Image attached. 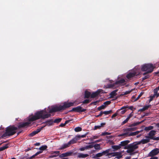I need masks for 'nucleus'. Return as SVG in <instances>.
I'll return each mask as SVG.
<instances>
[{
	"mask_svg": "<svg viewBox=\"0 0 159 159\" xmlns=\"http://www.w3.org/2000/svg\"><path fill=\"white\" fill-rule=\"evenodd\" d=\"M46 113L47 112L45 110L37 111L35 113L34 115L28 119L27 121L19 123L18 126V129L27 127L29 126L32 122L40 119H44L48 118L51 116V114H46Z\"/></svg>",
	"mask_w": 159,
	"mask_h": 159,
	"instance_id": "obj_1",
	"label": "nucleus"
},
{
	"mask_svg": "<svg viewBox=\"0 0 159 159\" xmlns=\"http://www.w3.org/2000/svg\"><path fill=\"white\" fill-rule=\"evenodd\" d=\"M75 102H65L63 105H60L58 106H55L52 108L49 111V113H52L56 112L61 111L66 109L74 105Z\"/></svg>",
	"mask_w": 159,
	"mask_h": 159,
	"instance_id": "obj_2",
	"label": "nucleus"
},
{
	"mask_svg": "<svg viewBox=\"0 0 159 159\" xmlns=\"http://www.w3.org/2000/svg\"><path fill=\"white\" fill-rule=\"evenodd\" d=\"M17 129L18 128L14 125H10L6 128L5 132L2 135L1 137L3 138L7 136L12 135L16 133Z\"/></svg>",
	"mask_w": 159,
	"mask_h": 159,
	"instance_id": "obj_3",
	"label": "nucleus"
},
{
	"mask_svg": "<svg viewBox=\"0 0 159 159\" xmlns=\"http://www.w3.org/2000/svg\"><path fill=\"white\" fill-rule=\"evenodd\" d=\"M155 68V66L152 64H146L141 66V70L142 71H146L143 75H146L149 73L152 72Z\"/></svg>",
	"mask_w": 159,
	"mask_h": 159,
	"instance_id": "obj_4",
	"label": "nucleus"
},
{
	"mask_svg": "<svg viewBox=\"0 0 159 159\" xmlns=\"http://www.w3.org/2000/svg\"><path fill=\"white\" fill-rule=\"evenodd\" d=\"M139 144H138V142H136L129 144L126 146H125L124 148H131L134 150V151L135 149L138 148V145Z\"/></svg>",
	"mask_w": 159,
	"mask_h": 159,
	"instance_id": "obj_5",
	"label": "nucleus"
},
{
	"mask_svg": "<svg viewBox=\"0 0 159 159\" xmlns=\"http://www.w3.org/2000/svg\"><path fill=\"white\" fill-rule=\"evenodd\" d=\"M86 110V109H82V107L80 106H77L76 107L73 108L71 110L68 111L69 112L72 111H75L78 112H84Z\"/></svg>",
	"mask_w": 159,
	"mask_h": 159,
	"instance_id": "obj_6",
	"label": "nucleus"
},
{
	"mask_svg": "<svg viewBox=\"0 0 159 159\" xmlns=\"http://www.w3.org/2000/svg\"><path fill=\"white\" fill-rule=\"evenodd\" d=\"M159 153V148H156L151 151L148 154V156L153 157L157 155Z\"/></svg>",
	"mask_w": 159,
	"mask_h": 159,
	"instance_id": "obj_7",
	"label": "nucleus"
},
{
	"mask_svg": "<svg viewBox=\"0 0 159 159\" xmlns=\"http://www.w3.org/2000/svg\"><path fill=\"white\" fill-rule=\"evenodd\" d=\"M103 91L101 89H98L96 91L93 92L91 93V98H94L98 96L100 93L102 92ZM103 93V92H102Z\"/></svg>",
	"mask_w": 159,
	"mask_h": 159,
	"instance_id": "obj_8",
	"label": "nucleus"
},
{
	"mask_svg": "<svg viewBox=\"0 0 159 159\" xmlns=\"http://www.w3.org/2000/svg\"><path fill=\"white\" fill-rule=\"evenodd\" d=\"M73 151H70L64 153H62L59 155V157L63 158L65 157L71 156L73 154Z\"/></svg>",
	"mask_w": 159,
	"mask_h": 159,
	"instance_id": "obj_9",
	"label": "nucleus"
},
{
	"mask_svg": "<svg viewBox=\"0 0 159 159\" xmlns=\"http://www.w3.org/2000/svg\"><path fill=\"white\" fill-rule=\"evenodd\" d=\"M156 131L154 130H151L148 133V136H146L145 138L152 139L154 137V136L156 134Z\"/></svg>",
	"mask_w": 159,
	"mask_h": 159,
	"instance_id": "obj_10",
	"label": "nucleus"
},
{
	"mask_svg": "<svg viewBox=\"0 0 159 159\" xmlns=\"http://www.w3.org/2000/svg\"><path fill=\"white\" fill-rule=\"evenodd\" d=\"M121 154V152H111L108 154V155H111L112 157L117 156L116 157L118 158H122V156Z\"/></svg>",
	"mask_w": 159,
	"mask_h": 159,
	"instance_id": "obj_11",
	"label": "nucleus"
},
{
	"mask_svg": "<svg viewBox=\"0 0 159 159\" xmlns=\"http://www.w3.org/2000/svg\"><path fill=\"white\" fill-rule=\"evenodd\" d=\"M60 154L59 151H54L52 152L50 155L49 156V158H53L56 157L59 155Z\"/></svg>",
	"mask_w": 159,
	"mask_h": 159,
	"instance_id": "obj_12",
	"label": "nucleus"
},
{
	"mask_svg": "<svg viewBox=\"0 0 159 159\" xmlns=\"http://www.w3.org/2000/svg\"><path fill=\"white\" fill-rule=\"evenodd\" d=\"M131 129H130L129 128H128L127 129H123V131L125 132H126V133H123L121 134H120V136H125L128 135H128L129 134V131H131Z\"/></svg>",
	"mask_w": 159,
	"mask_h": 159,
	"instance_id": "obj_13",
	"label": "nucleus"
},
{
	"mask_svg": "<svg viewBox=\"0 0 159 159\" xmlns=\"http://www.w3.org/2000/svg\"><path fill=\"white\" fill-rule=\"evenodd\" d=\"M137 75L136 72H130L126 75V77L128 79H130L135 76Z\"/></svg>",
	"mask_w": 159,
	"mask_h": 159,
	"instance_id": "obj_14",
	"label": "nucleus"
},
{
	"mask_svg": "<svg viewBox=\"0 0 159 159\" xmlns=\"http://www.w3.org/2000/svg\"><path fill=\"white\" fill-rule=\"evenodd\" d=\"M153 95L152 96H150V98L149 100V102L152 101L153 99V98L156 96V97H157V89H154L153 90Z\"/></svg>",
	"mask_w": 159,
	"mask_h": 159,
	"instance_id": "obj_15",
	"label": "nucleus"
},
{
	"mask_svg": "<svg viewBox=\"0 0 159 159\" xmlns=\"http://www.w3.org/2000/svg\"><path fill=\"white\" fill-rule=\"evenodd\" d=\"M150 142V139H143L141 140V141L138 142V144H140L141 143H142L143 144H144L145 143H146L148 142Z\"/></svg>",
	"mask_w": 159,
	"mask_h": 159,
	"instance_id": "obj_16",
	"label": "nucleus"
},
{
	"mask_svg": "<svg viewBox=\"0 0 159 159\" xmlns=\"http://www.w3.org/2000/svg\"><path fill=\"white\" fill-rule=\"evenodd\" d=\"M93 147V145H89L86 146L85 147L81 148L79 149L81 151H83L86 149H88L89 148H91Z\"/></svg>",
	"mask_w": 159,
	"mask_h": 159,
	"instance_id": "obj_17",
	"label": "nucleus"
},
{
	"mask_svg": "<svg viewBox=\"0 0 159 159\" xmlns=\"http://www.w3.org/2000/svg\"><path fill=\"white\" fill-rule=\"evenodd\" d=\"M130 142V141L129 140H125L124 141H122L120 142V143L119 144L120 147H121L125 146L126 145H127Z\"/></svg>",
	"mask_w": 159,
	"mask_h": 159,
	"instance_id": "obj_18",
	"label": "nucleus"
},
{
	"mask_svg": "<svg viewBox=\"0 0 159 159\" xmlns=\"http://www.w3.org/2000/svg\"><path fill=\"white\" fill-rule=\"evenodd\" d=\"M91 93L90 92L86 90L84 92V98H88L90 97H91Z\"/></svg>",
	"mask_w": 159,
	"mask_h": 159,
	"instance_id": "obj_19",
	"label": "nucleus"
},
{
	"mask_svg": "<svg viewBox=\"0 0 159 159\" xmlns=\"http://www.w3.org/2000/svg\"><path fill=\"white\" fill-rule=\"evenodd\" d=\"M151 107V105H148L145 106L139 110L138 111H143L146 110H148V108Z\"/></svg>",
	"mask_w": 159,
	"mask_h": 159,
	"instance_id": "obj_20",
	"label": "nucleus"
},
{
	"mask_svg": "<svg viewBox=\"0 0 159 159\" xmlns=\"http://www.w3.org/2000/svg\"><path fill=\"white\" fill-rule=\"evenodd\" d=\"M125 82V80L124 79H122L116 81L115 83V84L116 85H121L122 84L124 83Z\"/></svg>",
	"mask_w": 159,
	"mask_h": 159,
	"instance_id": "obj_21",
	"label": "nucleus"
},
{
	"mask_svg": "<svg viewBox=\"0 0 159 159\" xmlns=\"http://www.w3.org/2000/svg\"><path fill=\"white\" fill-rule=\"evenodd\" d=\"M127 108H128L129 109L133 111L134 107L132 106H129V107H128V106H124L122 107L120 109L118 110L117 111V112H118V111H120V110H123L124 109H125Z\"/></svg>",
	"mask_w": 159,
	"mask_h": 159,
	"instance_id": "obj_22",
	"label": "nucleus"
},
{
	"mask_svg": "<svg viewBox=\"0 0 159 159\" xmlns=\"http://www.w3.org/2000/svg\"><path fill=\"white\" fill-rule=\"evenodd\" d=\"M70 145L69 144V143L68 142L67 143H65L63 145H62L61 147L59 149L61 150L64 149L66 148H67L69 147L70 146Z\"/></svg>",
	"mask_w": 159,
	"mask_h": 159,
	"instance_id": "obj_23",
	"label": "nucleus"
},
{
	"mask_svg": "<svg viewBox=\"0 0 159 159\" xmlns=\"http://www.w3.org/2000/svg\"><path fill=\"white\" fill-rule=\"evenodd\" d=\"M53 120L52 119L48 120L45 122L46 123V125L48 126L52 125H53Z\"/></svg>",
	"mask_w": 159,
	"mask_h": 159,
	"instance_id": "obj_24",
	"label": "nucleus"
},
{
	"mask_svg": "<svg viewBox=\"0 0 159 159\" xmlns=\"http://www.w3.org/2000/svg\"><path fill=\"white\" fill-rule=\"evenodd\" d=\"M117 91V89H116L111 92L110 94V97L111 98H113L114 96H116L117 94L116 93Z\"/></svg>",
	"mask_w": 159,
	"mask_h": 159,
	"instance_id": "obj_25",
	"label": "nucleus"
},
{
	"mask_svg": "<svg viewBox=\"0 0 159 159\" xmlns=\"http://www.w3.org/2000/svg\"><path fill=\"white\" fill-rule=\"evenodd\" d=\"M77 140H78V139H76V138H75L72 139L68 142L69 143V144H70V145L72 144H74L75 143H76Z\"/></svg>",
	"mask_w": 159,
	"mask_h": 159,
	"instance_id": "obj_26",
	"label": "nucleus"
},
{
	"mask_svg": "<svg viewBox=\"0 0 159 159\" xmlns=\"http://www.w3.org/2000/svg\"><path fill=\"white\" fill-rule=\"evenodd\" d=\"M110 150H111V149L109 148L102 152V156L104 155H107L109 156L108 154L109 153V152Z\"/></svg>",
	"mask_w": 159,
	"mask_h": 159,
	"instance_id": "obj_27",
	"label": "nucleus"
},
{
	"mask_svg": "<svg viewBox=\"0 0 159 159\" xmlns=\"http://www.w3.org/2000/svg\"><path fill=\"white\" fill-rule=\"evenodd\" d=\"M89 155L87 154H83L80 153L78 155V157L79 158H85L88 156Z\"/></svg>",
	"mask_w": 159,
	"mask_h": 159,
	"instance_id": "obj_28",
	"label": "nucleus"
},
{
	"mask_svg": "<svg viewBox=\"0 0 159 159\" xmlns=\"http://www.w3.org/2000/svg\"><path fill=\"white\" fill-rule=\"evenodd\" d=\"M144 120H143L142 121H140V122H138L134 123L133 124H131L130 125H129V127H132V126H136L138 125H139L141 123H142Z\"/></svg>",
	"mask_w": 159,
	"mask_h": 159,
	"instance_id": "obj_29",
	"label": "nucleus"
},
{
	"mask_svg": "<svg viewBox=\"0 0 159 159\" xmlns=\"http://www.w3.org/2000/svg\"><path fill=\"white\" fill-rule=\"evenodd\" d=\"M139 133H140V131H137L134 132H132L129 134L128 135V136H130L135 135H136L138 134Z\"/></svg>",
	"mask_w": 159,
	"mask_h": 159,
	"instance_id": "obj_30",
	"label": "nucleus"
},
{
	"mask_svg": "<svg viewBox=\"0 0 159 159\" xmlns=\"http://www.w3.org/2000/svg\"><path fill=\"white\" fill-rule=\"evenodd\" d=\"M112 148L114 149L115 150H117L120 149L121 147L119 144L118 145H113L112 146Z\"/></svg>",
	"mask_w": 159,
	"mask_h": 159,
	"instance_id": "obj_31",
	"label": "nucleus"
},
{
	"mask_svg": "<svg viewBox=\"0 0 159 159\" xmlns=\"http://www.w3.org/2000/svg\"><path fill=\"white\" fill-rule=\"evenodd\" d=\"M125 149H127L128 150L126 151V152L128 153H130V155H133L134 154V153H132L133 151L134 150H133L131 148H125Z\"/></svg>",
	"mask_w": 159,
	"mask_h": 159,
	"instance_id": "obj_32",
	"label": "nucleus"
},
{
	"mask_svg": "<svg viewBox=\"0 0 159 159\" xmlns=\"http://www.w3.org/2000/svg\"><path fill=\"white\" fill-rule=\"evenodd\" d=\"M153 126H150L148 127H146L145 128L144 130L146 131H148L153 129Z\"/></svg>",
	"mask_w": 159,
	"mask_h": 159,
	"instance_id": "obj_33",
	"label": "nucleus"
},
{
	"mask_svg": "<svg viewBox=\"0 0 159 159\" xmlns=\"http://www.w3.org/2000/svg\"><path fill=\"white\" fill-rule=\"evenodd\" d=\"M8 144H6L4 146L1 147L0 148V152L1 151H3L5 149L9 147L8 146Z\"/></svg>",
	"mask_w": 159,
	"mask_h": 159,
	"instance_id": "obj_34",
	"label": "nucleus"
},
{
	"mask_svg": "<svg viewBox=\"0 0 159 159\" xmlns=\"http://www.w3.org/2000/svg\"><path fill=\"white\" fill-rule=\"evenodd\" d=\"M116 85L115 83L112 84H109L106 85V88H113L114 86Z\"/></svg>",
	"mask_w": 159,
	"mask_h": 159,
	"instance_id": "obj_35",
	"label": "nucleus"
},
{
	"mask_svg": "<svg viewBox=\"0 0 159 159\" xmlns=\"http://www.w3.org/2000/svg\"><path fill=\"white\" fill-rule=\"evenodd\" d=\"M70 121V120H67L65 121L64 123H61L59 125L60 127H63L66 124Z\"/></svg>",
	"mask_w": 159,
	"mask_h": 159,
	"instance_id": "obj_36",
	"label": "nucleus"
},
{
	"mask_svg": "<svg viewBox=\"0 0 159 159\" xmlns=\"http://www.w3.org/2000/svg\"><path fill=\"white\" fill-rule=\"evenodd\" d=\"M82 128L80 127H76L74 129L75 131L76 132L80 131L82 130Z\"/></svg>",
	"mask_w": 159,
	"mask_h": 159,
	"instance_id": "obj_37",
	"label": "nucleus"
},
{
	"mask_svg": "<svg viewBox=\"0 0 159 159\" xmlns=\"http://www.w3.org/2000/svg\"><path fill=\"white\" fill-rule=\"evenodd\" d=\"M93 147H94V148L96 149H100V144H96Z\"/></svg>",
	"mask_w": 159,
	"mask_h": 159,
	"instance_id": "obj_38",
	"label": "nucleus"
},
{
	"mask_svg": "<svg viewBox=\"0 0 159 159\" xmlns=\"http://www.w3.org/2000/svg\"><path fill=\"white\" fill-rule=\"evenodd\" d=\"M62 120L61 118H57L55 119L53 121L54 123H58L60 122Z\"/></svg>",
	"mask_w": 159,
	"mask_h": 159,
	"instance_id": "obj_39",
	"label": "nucleus"
},
{
	"mask_svg": "<svg viewBox=\"0 0 159 159\" xmlns=\"http://www.w3.org/2000/svg\"><path fill=\"white\" fill-rule=\"evenodd\" d=\"M47 148V146L46 145H44L40 147L39 149L40 150L43 151L46 150Z\"/></svg>",
	"mask_w": 159,
	"mask_h": 159,
	"instance_id": "obj_40",
	"label": "nucleus"
},
{
	"mask_svg": "<svg viewBox=\"0 0 159 159\" xmlns=\"http://www.w3.org/2000/svg\"><path fill=\"white\" fill-rule=\"evenodd\" d=\"M106 107V106L104 105V104L102 105L101 106L98 107V111H100L101 110L104 109Z\"/></svg>",
	"mask_w": 159,
	"mask_h": 159,
	"instance_id": "obj_41",
	"label": "nucleus"
},
{
	"mask_svg": "<svg viewBox=\"0 0 159 159\" xmlns=\"http://www.w3.org/2000/svg\"><path fill=\"white\" fill-rule=\"evenodd\" d=\"M112 112V110H110L108 111H103V114H104L105 115H108L110 113H111Z\"/></svg>",
	"mask_w": 159,
	"mask_h": 159,
	"instance_id": "obj_42",
	"label": "nucleus"
},
{
	"mask_svg": "<svg viewBox=\"0 0 159 159\" xmlns=\"http://www.w3.org/2000/svg\"><path fill=\"white\" fill-rule=\"evenodd\" d=\"M91 100L89 99H86L84 100L83 102L82 103L83 104H87L89 103L91 101Z\"/></svg>",
	"mask_w": 159,
	"mask_h": 159,
	"instance_id": "obj_43",
	"label": "nucleus"
},
{
	"mask_svg": "<svg viewBox=\"0 0 159 159\" xmlns=\"http://www.w3.org/2000/svg\"><path fill=\"white\" fill-rule=\"evenodd\" d=\"M143 93L142 92H141L140 94L138 95V97L137 98H136L134 101V102H135L137 101L139 98H140L142 95L143 94Z\"/></svg>",
	"mask_w": 159,
	"mask_h": 159,
	"instance_id": "obj_44",
	"label": "nucleus"
},
{
	"mask_svg": "<svg viewBox=\"0 0 159 159\" xmlns=\"http://www.w3.org/2000/svg\"><path fill=\"white\" fill-rule=\"evenodd\" d=\"M37 134V133H36V131H34L32 132L31 133H30L29 135L30 136L33 137Z\"/></svg>",
	"mask_w": 159,
	"mask_h": 159,
	"instance_id": "obj_45",
	"label": "nucleus"
},
{
	"mask_svg": "<svg viewBox=\"0 0 159 159\" xmlns=\"http://www.w3.org/2000/svg\"><path fill=\"white\" fill-rule=\"evenodd\" d=\"M111 103V101H107L106 102H105L103 103V104L104 105H105L106 106V105H109Z\"/></svg>",
	"mask_w": 159,
	"mask_h": 159,
	"instance_id": "obj_46",
	"label": "nucleus"
},
{
	"mask_svg": "<svg viewBox=\"0 0 159 159\" xmlns=\"http://www.w3.org/2000/svg\"><path fill=\"white\" fill-rule=\"evenodd\" d=\"M102 140V139H98V140H96V141H95L94 142H91V143H88V144H90L95 143H98V142H101Z\"/></svg>",
	"mask_w": 159,
	"mask_h": 159,
	"instance_id": "obj_47",
	"label": "nucleus"
},
{
	"mask_svg": "<svg viewBox=\"0 0 159 159\" xmlns=\"http://www.w3.org/2000/svg\"><path fill=\"white\" fill-rule=\"evenodd\" d=\"M101 128V127L100 126V125H96L95 126L94 128L93 129L94 130H96L98 129H100Z\"/></svg>",
	"mask_w": 159,
	"mask_h": 159,
	"instance_id": "obj_48",
	"label": "nucleus"
},
{
	"mask_svg": "<svg viewBox=\"0 0 159 159\" xmlns=\"http://www.w3.org/2000/svg\"><path fill=\"white\" fill-rule=\"evenodd\" d=\"M133 115V111L128 116L127 118L128 119H129L132 117Z\"/></svg>",
	"mask_w": 159,
	"mask_h": 159,
	"instance_id": "obj_49",
	"label": "nucleus"
},
{
	"mask_svg": "<svg viewBox=\"0 0 159 159\" xmlns=\"http://www.w3.org/2000/svg\"><path fill=\"white\" fill-rule=\"evenodd\" d=\"M149 77V76L148 75H146L144 77L142 78V81H143L145 79H147V78H148Z\"/></svg>",
	"mask_w": 159,
	"mask_h": 159,
	"instance_id": "obj_50",
	"label": "nucleus"
},
{
	"mask_svg": "<svg viewBox=\"0 0 159 159\" xmlns=\"http://www.w3.org/2000/svg\"><path fill=\"white\" fill-rule=\"evenodd\" d=\"M129 120V119H128V118H127L125 120L122 122L121 125H123L124 124H125Z\"/></svg>",
	"mask_w": 159,
	"mask_h": 159,
	"instance_id": "obj_51",
	"label": "nucleus"
},
{
	"mask_svg": "<svg viewBox=\"0 0 159 159\" xmlns=\"http://www.w3.org/2000/svg\"><path fill=\"white\" fill-rule=\"evenodd\" d=\"M126 111V110H125V109H124L120 110V111H118V112H120V113L121 114H124L125 112Z\"/></svg>",
	"mask_w": 159,
	"mask_h": 159,
	"instance_id": "obj_52",
	"label": "nucleus"
},
{
	"mask_svg": "<svg viewBox=\"0 0 159 159\" xmlns=\"http://www.w3.org/2000/svg\"><path fill=\"white\" fill-rule=\"evenodd\" d=\"M44 126L41 127L40 128L38 129H37L35 131H36V133L38 134L39 132L42 129L44 128Z\"/></svg>",
	"mask_w": 159,
	"mask_h": 159,
	"instance_id": "obj_53",
	"label": "nucleus"
},
{
	"mask_svg": "<svg viewBox=\"0 0 159 159\" xmlns=\"http://www.w3.org/2000/svg\"><path fill=\"white\" fill-rule=\"evenodd\" d=\"M37 154H36V153L33 155V156H32L31 157H28L27 158V159H32L34 158L35 157V156H37Z\"/></svg>",
	"mask_w": 159,
	"mask_h": 159,
	"instance_id": "obj_54",
	"label": "nucleus"
},
{
	"mask_svg": "<svg viewBox=\"0 0 159 159\" xmlns=\"http://www.w3.org/2000/svg\"><path fill=\"white\" fill-rule=\"evenodd\" d=\"M132 90H131L130 91H126V92H125L124 93V94H123L122 95H127L128 94H129V93H130L132 92Z\"/></svg>",
	"mask_w": 159,
	"mask_h": 159,
	"instance_id": "obj_55",
	"label": "nucleus"
},
{
	"mask_svg": "<svg viewBox=\"0 0 159 159\" xmlns=\"http://www.w3.org/2000/svg\"><path fill=\"white\" fill-rule=\"evenodd\" d=\"M102 156V152L98 153L96 154L97 157H99Z\"/></svg>",
	"mask_w": 159,
	"mask_h": 159,
	"instance_id": "obj_56",
	"label": "nucleus"
},
{
	"mask_svg": "<svg viewBox=\"0 0 159 159\" xmlns=\"http://www.w3.org/2000/svg\"><path fill=\"white\" fill-rule=\"evenodd\" d=\"M111 133H108L107 132H104V133H103L101 135L102 136H103L106 135H110V134Z\"/></svg>",
	"mask_w": 159,
	"mask_h": 159,
	"instance_id": "obj_57",
	"label": "nucleus"
},
{
	"mask_svg": "<svg viewBox=\"0 0 159 159\" xmlns=\"http://www.w3.org/2000/svg\"><path fill=\"white\" fill-rule=\"evenodd\" d=\"M118 112H117V111L115 113H114L113 115L112 116L111 118H112L117 116L118 115Z\"/></svg>",
	"mask_w": 159,
	"mask_h": 159,
	"instance_id": "obj_58",
	"label": "nucleus"
},
{
	"mask_svg": "<svg viewBox=\"0 0 159 159\" xmlns=\"http://www.w3.org/2000/svg\"><path fill=\"white\" fill-rule=\"evenodd\" d=\"M103 114V111H101L100 112V114L96 116V117H98L101 116Z\"/></svg>",
	"mask_w": 159,
	"mask_h": 159,
	"instance_id": "obj_59",
	"label": "nucleus"
},
{
	"mask_svg": "<svg viewBox=\"0 0 159 159\" xmlns=\"http://www.w3.org/2000/svg\"><path fill=\"white\" fill-rule=\"evenodd\" d=\"M155 89H157V97L159 96V85L157 88H156Z\"/></svg>",
	"mask_w": 159,
	"mask_h": 159,
	"instance_id": "obj_60",
	"label": "nucleus"
},
{
	"mask_svg": "<svg viewBox=\"0 0 159 159\" xmlns=\"http://www.w3.org/2000/svg\"><path fill=\"white\" fill-rule=\"evenodd\" d=\"M99 100H97L96 101L93 102V105H96L97 103H99Z\"/></svg>",
	"mask_w": 159,
	"mask_h": 159,
	"instance_id": "obj_61",
	"label": "nucleus"
},
{
	"mask_svg": "<svg viewBox=\"0 0 159 159\" xmlns=\"http://www.w3.org/2000/svg\"><path fill=\"white\" fill-rule=\"evenodd\" d=\"M75 138H76V139H78V140H79L80 138L81 137V135H77L76 136H75Z\"/></svg>",
	"mask_w": 159,
	"mask_h": 159,
	"instance_id": "obj_62",
	"label": "nucleus"
},
{
	"mask_svg": "<svg viewBox=\"0 0 159 159\" xmlns=\"http://www.w3.org/2000/svg\"><path fill=\"white\" fill-rule=\"evenodd\" d=\"M152 139L155 140H159V137H154Z\"/></svg>",
	"mask_w": 159,
	"mask_h": 159,
	"instance_id": "obj_63",
	"label": "nucleus"
},
{
	"mask_svg": "<svg viewBox=\"0 0 159 159\" xmlns=\"http://www.w3.org/2000/svg\"><path fill=\"white\" fill-rule=\"evenodd\" d=\"M158 157H151L149 159H158Z\"/></svg>",
	"mask_w": 159,
	"mask_h": 159,
	"instance_id": "obj_64",
	"label": "nucleus"
}]
</instances>
